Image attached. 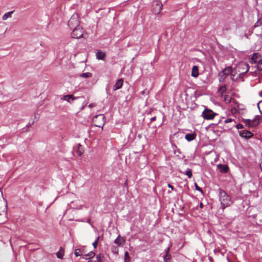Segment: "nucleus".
Listing matches in <instances>:
<instances>
[{"mask_svg":"<svg viewBox=\"0 0 262 262\" xmlns=\"http://www.w3.org/2000/svg\"><path fill=\"white\" fill-rule=\"evenodd\" d=\"M220 201L223 209L229 206L232 203L231 197L223 190L220 191Z\"/></svg>","mask_w":262,"mask_h":262,"instance_id":"f257e3e1","label":"nucleus"},{"mask_svg":"<svg viewBox=\"0 0 262 262\" xmlns=\"http://www.w3.org/2000/svg\"><path fill=\"white\" fill-rule=\"evenodd\" d=\"M249 69V64L245 62H239L235 68V71L239 76L246 73Z\"/></svg>","mask_w":262,"mask_h":262,"instance_id":"f03ea898","label":"nucleus"},{"mask_svg":"<svg viewBox=\"0 0 262 262\" xmlns=\"http://www.w3.org/2000/svg\"><path fill=\"white\" fill-rule=\"evenodd\" d=\"M92 122L95 126L103 127L105 122V116L103 114L96 115L93 118Z\"/></svg>","mask_w":262,"mask_h":262,"instance_id":"7ed1b4c3","label":"nucleus"},{"mask_svg":"<svg viewBox=\"0 0 262 262\" xmlns=\"http://www.w3.org/2000/svg\"><path fill=\"white\" fill-rule=\"evenodd\" d=\"M7 210V203L0 189V215L5 214Z\"/></svg>","mask_w":262,"mask_h":262,"instance_id":"20e7f679","label":"nucleus"},{"mask_svg":"<svg viewBox=\"0 0 262 262\" xmlns=\"http://www.w3.org/2000/svg\"><path fill=\"white\" fill-rule=\"evenodd\" d=\"M68 26L71 29L80 27L78 14H74L68 21Z\"/></svg>","mask_w":262,"mask_h":262,"instance_id":"39448f33","label":"nucleus"},{"mask_svg":"<svg viewBox=\"0 0 262 262\" xmlns=\"http://www.w3.org/2000/svg\"><path fill=\"white\" fill-rule=\"evenodd\" d=\"M259 116H256L253 120L245 119L244 122L245 123L246 125L248 127H255L259 124Z\"/></svg>","mask_w":262,"mask_h":262,"instance_id":"423d86ee","label":"nucleus"},{"mask_svg":"<svg viewBox=\"0 0 262 262\" xmlns=\"http://www.w3.org/2000/svg\"><path fill=\"white\" fill-rule=\"evenodd\" d=\"M216 115V113L213 112L212 110L208 108H205L202 113V117L205 120L213 119Z\"/></svg>","mask_w":262,"mask_h":262,"instance_id":"0eeeda50","label":"nucleus"},{"mask_svg":"<svg viewBox=\"0 0 262 262\" xmlns=\"http://www.w3.org/2000/svg\"><path fill=\"white\" fill-rule=\"evenodd\" d=\"M84 31L82 27L75 28L71 33V36L74 38H79L83 37Z\"/></svg>","mask_w":262,"mask_h":262,"instance_id":"6e6552de","label":"nucleus"},{"mask_svg":"<svg viewBox=\"0 0 262 262\" xmlns=\"http://www.w3.org/2000/svg\"><path fill=\"white\" fill-rule=\"evenodd\" d=\"M163 5L161 2L156 1L154 2L152 5V12L155 14H158L162 9Z\"/></svg>","mask_w":262,"mask_h":262,"instance_id":"1a4fd4ad","label":"nucleus"},{"mask_svg":"<svg viewBox=\"0 0 262 262\" xmlns=\"http://www.w3.org/2000/svg\"><path fill=\"white\" fill-rule=\"evenodd\" d=\"M232 69L231 67H228L223 70V71L219 74L220 77V80H223L225 79L227 75H229L231 74V76H233L232 74Z\"/></svg>","mask_w":262,"mask_h":262,"instance_id":"9d476101","label":"nucleus"},{"mask_svg":"<svg viewBox=\"0 0 262 262\" xmlns=\"http://www.w3.org/2000/svg\"><path fill=\"white\" fill-rule=\"evenodd\" d=\"M239 135L243 138L248 139L253 136V134L249 131L244 130L239 132Z\"/></svg>","mask_w":262,"mask_h":262,"instance_id":"9b49d317","label":"nucleus"},{"mask_svg":"<svg viewBox=\"0 0 262 262\" xmlns=\"http://www.w3.org/2000/svg\"><path fill=\"white\" fill-rule=\"evenodd\" d=\"M62 100L67 101V102L69 103H71L72 101L73 100H75L76 99V98L75 97L72 95H67L63 96V97L61 98Z\"/></svg>","mask_w":262,"mask_h":262,"instance_id":"f8f14e48","label":"nucleus"},{"mask_svg":"<svg viewBox=\"0 0 262 262\" xmlns=\"http://www.w3.org/2000/svg\"><path fill=\"white\" fill-rule=\"evenodd\" d=\"M217 167L219 169H220V171L222 173H226L228 172L229 170V167L226 165L224 164H219L217 165Z\"/></svg>","mask_w":262,"mask_h":262,"instance_id":"ddd939ff","label":"nucleus"},{"mask_svg":"<svg viewBox=\"0 0 262 262\" xmlns=\"http://www.w3.org/2000/svg\"><path fill=\"white\" fill-rule=\"evenodd\" d=\"M123 80L122 79H119L117 80L114 85V90H117L120 89L122 86Z\"/></svg>","mask_w":262,"mask_h":262,"instance_id":"4468645a","label":"nucleus"},{"mask_svg":"<svg viewBox=\"0 0 262 262\" xmlns=\"http://www.w3.org/2000/svg\"><path fill=\"white\" fill-rule=\"evenodd\" d=\"M199 75L198 67L196 66H193L191 71V76L194 77H196Z\"/></svg>","mask_w":262,"mask_h":262,"instance_id":"2eb2a0df","label":"nucleus"},{"mask_svg":"<svg viewBox=\"0 0 262 262\" xmlns=\"http://www.w3.org/2000/svg\"><path fill=\"white\" fill-rule=\"evenodd\" d=\"M96 56L98 59L103 60L105 57V54L101 50H98L96 52Z\"/></svg>","mask_w":262,"mask_h":262,"instance_id":"dca6fc26","label":"nucleus"},{"mask_svg":"<svg viewBox=\"0 0 262 262\" xmlns=\"http://www.w3.org/2000/svg\"><path fill=\"white\" fill-rule=\"evenodd\" d=\"M124 242V239L120 235H119L114 241V243L118 246H121Z\"/></svg>","mask_w":262,"mask_h":262,"instance_id":"f3484780","label":"nucleus"},{"mask_svg":"<svg viewBox=\"0 0 262 262\" xmlns=\"http://www.w3.org/2000/svg\"><path fill=\"white\" fill-rule=\"evenodd\" d=\"M95 256V252L91 251L86 254H83V258L86 259H90L91 258H93Z\"/></svg>","mask_w":262,"mask_h":262,"instance_id":"a211bd4d","label":"nucleus"},{"mask_svg":"<svg viewBox=\"0 0 262 262\" xmlns=\"http://www.w3.org/2000/svg\"><path fill=\"white\" fill-rule=\"evenodd\" d=\"M170 248H168L166 251V254L164 257V262H169L171 255L169 254Z\"/></svg>","mask_w":262,"mask_h":262,"instance_id":"6ab92c4d","label":"nucleus"},{"mask_svg":"<svg viewBox=\"0 0 262 262\" xmlns=\"http://www.w3.org/2000/svg\"><path fill=\"white\" fill-rule=\"evenodd\" d=\"M64 249L60 247L59 251L56 253L57 257L59 259H62L64 255Z\"/></svg>","mask_w":262,"mask_h":262,"instance_id":"aec40b11","label":"nucleus"},{"mask_svg":"<svg viewBox=\"0 0 262 262\" xmlns=\"http://www.w3.org/2000/svg\"><path fill=\"white\" fill-rule=\"evenodd\" d=\"M259 54L258 53H255L253 54L252 57L251 58V63H256L257 62V59L259 57Z\"/></svg>","mask_w":262,"mask_h":262,"instance_id":"412c9836","label":"nucleus"},{"mask_svg":"<svg viewBox=\"0 0 262 262\" xmlns=\"http://www.w3.org/2000/svg\"><path fill=\"white\" fill-rule=\"evenodd\" d=\"M195 137V135L191 134H187L185 136V139L188 141L193 140L194 139Z\"/></svg>","mask_w":262,"mask_h":262,"instance_id":"4be33fe9","label":"nucleus"},{"mask_svg":"<svg viewBox=\"0 0 262 262\" xmlns=\"http://www.w3.org/2000/svg\"><path fill=\"white\" fill-rule=\"evenodd\" d=\"M84 152V150L83 149L82 146L79 144L78 146V149L77 150V154L79 156H81Z\"/></svg>","mask_w":262,"mask_h":262,"instance_id":"5701e85b","label":"nucleus"},{"mask_svg":"<svg viewBox=\"0 0 262 262\" xmlns=\"http://www.w3.org/2000/svg\"><path fill=\"white\" fill-rule=\"evenodd\" d=\"M13 13V11H10V12H8L5 13L3 16V19L5 20L7 19L9 17H11V15Z\"/></svg>","mask_w":262,"mask_h":262,"instance_id":"b1692460","label":"nucleus"},{"mask_svg":"<svg viewBox=\"0 0 262 262\" xmlns=\"http://www.w3.org/2000/svg\"><path fill=\"white\" fill-rule=\"evenodd\" d=\"M79 77H82V78H89L91 77L92 76V74L91 73L87 72V73H84L82 74H80L79 75Z\"/></svg>","mask_w":262,"mask_h":262,"instance_id":"393cba45","label":"nucleus"},{"mask_svg":"<svg viewBox=\"0 0 262 262\" xmlns=\"http://www.w3.org/2000/svg\"><path fill=\"white\" fill-rule=\"evenodd\" d=\"M262 25V18H260L257 20V21L255 23L254 27L255 28L261 26Z\"/></svg>","mask_w":262,"mask_h":262,"instance_id":"a878e982","label":"nucleus"},{"mask_svg":"<svg viewBox=\"0 0 262 262\" xmlns=\"http://www.w3.org/2000/svg\"><path fill=\"white\" fill-rule=\"evenodd\" d=\"M226 90V88L225 85H222L221 86L219 90V92L221 94L223 95L224 93L225 92Z\"/></svg>","mask_w":262,"mask_h":262,"instance_id":"bb28decb","label":"nucleus"},{"mask_svg":"<svg viewBox=\"0 0 262 262\" xmlns=\"http://www.w3.org/2000/svg\"><path fill=\"white\" fill-rule=\"evenodd\" d=\"M257 68L259 71H262V60L260 59L257 62Z\"/></svg>","mask_w":262,"mask_h":262,"instance_id":"cd10ccee","label":"nucleus"},{"mask_svg":"<svg viewBox=\"0 0 262 262\" xmlns=\"http://www.w3.org/2000/svg\"><path fill=\"white\" fill-rule=\"evenodd\" d=\"M74 254L76 257H78L82 255L81 250L80 249H75L74 251Z\"/></svg>","mask_w":262,"mask_h":262,"instance_id":"c85d7f7f","label":"nucleus"},{"mask_svg":"<svg viewBox=\"0 0 262 262\" xmlns=\"http://www.w3.org/2000/svg\"><path fill=\"white\" fill-rule=\"evenodd\" d=\"M124 260L125 262L129 261V253L128 252H125L124 254Z\"/></svg>","mask_w":262,"mask_h":262,"instance_id":"c756f323","label":"nucleus"},{"mask_svg":"<svg viewBox=\"0 0 262 262\" xmlns=\"http://www.w3.org/2000/svg\"><path fill=\"white\" fill-rule=\"evenodd\" d=\"M185 174L188 176L189 178H191L192 177V171L190 169H188L185 172Z\"/></svg>","mask_w":262,"mask_h":262,"instance_id":"7c9ffc66","label":"nucleus"},{"mask_svg":"<svg viewBox=\"0 0 262 262\" xmlns=\"http://www.w3.org/2000/svg\"><path fill=\"white\" fill-rule=\"evenodd\" d=\"M99 239V236L97 237L94 242L93 243V246L94 248H96L98 245V243Z\"/></svg>","mask_w":262,"mask_h":262,"instance_id":"2f4dec72","label":"nucleus"},{"mask_svg":"<svg viewBox=\"0 0 262 262\" xmlns=\"http://www.w3.org/2000/svg\"><path fill=\"white\" fill-rule=\"evenodd\" d=\"M103 257V255L101 254H99L97 255L96 258L98 262L102 261V258Z\"/></svg>","mask_w":262,"mask_h":262,"instance_id":"473e14b6","label":"nucleus"},{"mask_svg":"<svg viewBox=\"0 0 262 262\" xmlns=\"http://www.w3.org/2000/svg\"><path fill=\"white\" fill-rule=\"evenodd\" d=\"M194 185H195V189L197 190H199V191L203 192L202 189L198 186V185L196 183H195Z\"/></svg>","mask_w":262,"mask_h":262,"instance_id":"72a5a7b5","label":"nucleus"},{"mask_svg":"<svg viewBox=\"0 0 262 262\" xmlns=\"http://www.w3.org/2000/svg\"><path fill=\"white\" fill-rule=\"evenodd\" d=\"M236 127L237 129H242V128H244V126L242 124H237Z\"/></svg>","mask_w":262,"mask_h":262,"instance_id":"f704fd0d","label":"nucleus"},{"mask_svg":"<svg viewBox=\"0 0 262 262\" xmlns=\"http://www.w3.org/2000/svg\"><path fill=\"white\" fill-rule=\"evenodd\" d=\"M233 120L231 118H228L226 120H225V123H229V122H231L233 121Z\"/></svg>","mask_w":262,"mask_h":262,"instance_id":"c9c22d12","label":"nucleus"},{"mask_svg":"<svg viewBox=\"0 0 262 262\" xmlns=\"http://www.w3.org/2000/svg\"><path fill=\"white\" fill-rule=\"evenodd\" d=\"M95 106H96V104L95 103H91V104H89V107L90 108H92V107H94Z\"/></svg>","mask_w":262,"mask_h":262,"instance_id":"e433bc0d","label":"nucleus"},{"mask_svg":"<svg viewBox=\"0 0 262 262\" xmlns=\"http://www.w3.org/2000/svg\"><path fill=\"white\" fill-rule=\"evenodd\" d=\"M167 186H168V187L169 188H171V190H173V186H172L171 185H170V184H168Z\"/></svg>","mask_w":262,"mask_h":262,"instance_id":"4c0bfd02","label":"nucleus"},{"mask_svg":"<svg viewBox=\"0 0 262 262\" xmlns=\"http://www.w3.org/2000/svg\"><path fill=\"white\" fill-rule=\"evenodd\" d=\"M262 105V100L260 101L258 103V107L259 108V109L260 110V107H259V105Z\"/></svg>","mask_w":262,"mask_h":262,"instance_id":"58836bf2","label":"nucleus"},{"mask_svg":"<svg viewBox=\"0 0 262 262\" xmlns=\"http://www.w3.org/2000/svg\"><path fill=\"white\" fill-rule=\"evenodd\" d=\"M156 117H154L151 118V121H154L156 120Z\"/></svg>","mask_w":262,"mask_h":262,"instance_id":"ea45409f","label":"nucleus"},{"mask_svg":"<svg viewBox=\"0 0 262 262\" xmlns=\"http://www.w3.org/2000/svg\"><path fill=\"white\" fill-rule=\"evenodd\" d=\"M88 262H96V261H93L92 260H89Z\"/></svg>","mask_w":262,"mask_h":262,"instance_id":"a19ab883","label":"nucleus"},{"mask_svg":"<svg viewBox=\"0 0 262 262\" xmlns=\"http://www.w3.org/2000/svg\"><path fill=\"white\" fill-rule=\"evenodd\" d=\"M201 207H202L203 206V204L202 203H201V205H200Z\"/></svg>","mask_w":262,"mask_h":262,"instance_id":"79ce46f5","label":"nucleus"}]
</instances>
